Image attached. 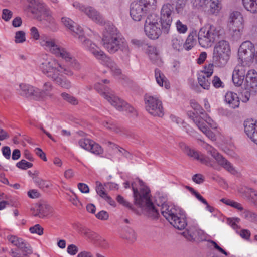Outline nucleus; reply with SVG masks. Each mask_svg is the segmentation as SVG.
I'll use <instances>...</instances> for the list:
<instances>
[{
	"label": "nucleus",
	"instance_id": "obj_1",
	"mask_svg": "<svg viewBox=\"0 0 257 257\" xmlns=\"http://www.w3.org/2000/svg\"><path fill=\"white\" fill-rule=\"evenodd\" d=\"M139 189L136 187L135 183L132 184L135 204L141 208L149 217L157 218L159 216L160 209L163 216L175 228L182 230L185 228L187 222L184 212L180 208L173 204L165 202L161 205L155 206L151 199L149 189L144 186L142 181L138 180Z\"/></svg>",
	"mask_w": 257,
	"mask_h": 257
},
{
	"label": "nucleus",
	"instance_id": "obj_2",
	"mask_svg": "<svg viewBox=\"0 0 257 257\" xmlns=\"http://www.w3.org/2000/svg\"><path fill=\"white\" fill-rule=\"evenodd\" d=\"M45 57L39 65V69L42 73L62 88H70L71 82L63 75L71 76L73 75V72L56 59Z\"/></svg>",
	"mask_w": 257,
	"mask_h": 257
},
{
	"label": "nucleus",
	"instance_id": "obj_3",
	"mask_svg": "<svg viewBox=\"0 0 257 257\" xmlns=\"http://www.w3.org/2000/svg\"><path fill=\"white\" fill-rule=\"evenodd\" d=\"M102 45L110 54H114L120 51L121 59L126 62L129 60V46L125 39L114 25L110 24L105 25L103 32Z\"/></svg>",
	"mask_w": 257,
	"mask_h": 257
},
{
	"label": "nucleus",
	"instance_id": "obj_4",
	"mask_svg": "<svg viewBox=\"0 0 257 257\" xmlns=\"http://www.w3.org/2000/svg\"><path fill=\"white\" fill-rule=\"evenodd\" d=\"M109 82L107 79L102 80L101 82H97L95 85V89L100 95L108 101L112 106L120 111L126 113H135L134 109L130 104L116 96L114 93L103 84Z\"/></svg>",
	"mask_w": 257,
	"mask_h": 257
},
{
	"label": "nucleus",
	"instance_id": "obj_5",
	"mask_svg": "<svg viewBox=\"0 0 257 257\" xmlns=\"http://www.w3.org/2000/svg\"><path fill=\"white\" fill-rule=\"evenodd\" d=\"M109 82L107 79L102 80L101 82H97L95 85V89L100 95L108 101L112 106L120 111L126 113H135L134 109L130 104L116 96L114 93L103 84Z\"/></svg>",
	"mask_w": 257,
	"mask_h": 257
},
{
	"label": "nucleus",
	"instance_id": "obj_6",
	"mask_svg": "<svg viewBox=\"0 0 257 257\" xmlns=\"http://www.w3.org/2000/svg\"><path fill=\"white\" fill-rule=\"evenodd\" d=\"M81 45L84 49L99 60L101 64L110 68L114 75L119 76L121 73V70L116 63L91 40L88 39H84Z\"/></svg>",
	"mask_w": 257,
	"mask_h": 257
},
{
	"label": "nucleus",
	"instance_id": "obj_7",
	"mask_svg": "<svg viewBox=\"0 0 257 257\" xmlns=\"http://www.w3.org/2000/svg\"><path fill=\"white\" fill-rule=\"evenodd\" d=\"M222 28L218 26L207 24L202 27L198 34V40L200 46L209 48L223 35Z\"/></svg>",
	"mask_w": 257,
	"mask_h": 257
},
{
	"label": "nucleus",
	"instance_id": "obj_8",
	"mask_svg": "<svg viewBox=\"0 0 257 257\" xmlns=\"http://www.w3.org/2000/svg\"><path fill=\"white\" fill-rule=\"evenodd\" d=\"M230 54V47L227 41L221 40L217 42L214 47L212 56V62L215 66L224 67L228 63Z\"/></svg>",
	"mask_w": 257,
	"mask_h": 257
},
{
	"label": "nucleus",
	"instance_id": "obj_9",
	"mask_svg": "<svg viewBox=\"0 0 257 257\" xmlns=\"http://www.w3.org/2000/svg\"><path fill=\"white\" fill-rule=\"evenodd\" d=\"M239 62L247 66L257 64V44L254 46L249 41L243 42L238 52Z\"/></svg>",
	"mask_w": 257,
	"mask_h": 257
},
{
	"label": "nucleus",
	"instance_id": "obj_10",
	"mask_svg": "<svg viewBox=\"0 0 257 257\" xmlns=\"http://www.w3.org/2000/svg\"><path fill=\"white\" fill-rule=\"evenodd\" d=\"M242 101L247 102L251 95L257 92V72L253 69L249 70L246 76L245 80L241 85Z\"/></svg>",
	"mask_w": 257,
	"mask_h": 257
},
{
	"label": "nucleus",
	"instance_id": "obj_11",
	"mask_svg": "<svg viewBox=\"0 0 257 257\" xmlns=\"http://www.w3.org/2000/svg\"><path fill=\"white\" fill-rule=\"evenodd\" d=\"M158 17L155 14L148 16L144 26V31L146 36L151 39H158L162 33L161 24Z\"/></svg>",
	"mask_w": 257,
	"mask_h": 257
},
{
	"label": "nucleus",
	"instance_id": "obj_12",
	"mask_svg": "<svg viewBox=\"0 0 257 257\" xmlns=\"http://www.w3.org/2000/svg\"><path fill=\"white\" fill-rule=\"evenodd\" d=\"M39 44L46 51L59 57L65 49L59 45L56 39L43 34L39 41Z\"/></svg>",
	"mask_w": 257,
	"mask_h": 257
},
{
	"label": "nucleus",
	"instance_id": "obj_13",
	"mask_svg": "<svg viewBox=\"0 0 257 257\" xmlns=\"http://www.w3.org/2000/svg\"><path fill=\"white\" fill-rule=\"evenodd\" d=\"M145 109L151 115L162 117L164 115L162 102L158 97L147 96L145 99Z\"/></svg>",
	"mask_w": 257,
	"mask_h": 257
},
{
	"label": "nucleus",
	"instance_id": "obj_14",
	"mask_svg": "<svg viewBox=\"0 0 257 257\" xmlns=\"http://www.w3.org/2000/svg\"><path fill=\"white\" fill-rule=\"evenodd\" d=\"M37 19L44 28L53 32L57 31L58 24L53 16L52 12L47 7L43 9L42 11L38 14Z\"/></svg>",
	"mask_w": 257,
	"mask_h": 257
},
{
	"label": "nucleus",
	"instance_id": "obj_15",
	"mask_svg": "<svg viewBox=\"0 0 257 257\" xmlns=\"http://www.w3.org/2000/svg\"><path fill=\"white\" fill-rule=\"evenodd\" d=\"M243 17L240 12H232L230 15L228 24L230 33L234 36H240L243 29Z\"/></svg>",
	"mask_w": 257,
	"mask_h": 257
},
{
	"label": "nucleus",
	"instance_id": "obj_16",
	"mask_svg": "<svg viewBox=\"0 0 257 257\" xmlns=\"http://www.w3.org/2000/svg\"><path fill=\"white\" fill-rule=\"evenodd\" d=\"M150 9L142 1L134 2L131 5L130 15L134 21H140L146 17Z\"/></svg>",
	"mask_w": 257,
	"mask_h": 257
},
{
	"label": "nucleus",
	"instance_id": "obj_17",
	"mask_svg": "<svg viewBox=\"0 0 257 257\" xmlns=\"http://www.w3.org/2000/svg\"><path fill=\"white\" fill-rule=\"evenodd\" d=\"M74 7L84 12L92 20L98 24L102 25L104 23V19L102 16L95 9L91 7H86L78 2H74L73 4Z\"/></svg>",
	"mask_w": 257,
	"mask_h": 257
},
{
	"label": "nucleus",
	"instance_id": "obj_18",
	"mask_svg": "<svg viewBox=\"0 0 257 257\" xmlns=\"http://www.w3.org/2000/svg\"><path fill=\"white\" fill-rule=\"evenodd\" d=\"M173 12V8L169 3L164 4L161 10L160 20L162 27L166 30L169 29L172 22V14Z\"/></svg>",
	"mask_w": 257,
	"mask_h": 257
},
{
	"label": "nucleus",
	"instance_id": "obj_19",
	"mask_svg": "<svg viewBox=\"0 0 257 257\" xmlns=\"http://www.w3.org/2000/svg\"><path fill=\"white\" fill-rule=\"evenodd\" d=\"M182 234L189 241H201L205 240L207 238V235L203 230L194 226H189Z\"/></svg>",
	"mask_w": 257,
	"mask_h": 257
},
{
	"label": "nucleus",
	"instance_id": "obj_20",
	"mask_svg": "<svg viewBox=\"0 0 257 257\" xmlns=\"http://www.w3.org/2000/svg\"><path fill=\"white\" fill-rule=\"evenodd\" d=\"M7 238L9 243L20 249L23 252L24 255H27L32 253L30 245L22 238L12 234L8 235Z\"/></svg>",
	"mask_w": 257,
	"mask_h": 257
},
{
	"label": "nucleus",
	"instance_id": "obj_21",
	"mask_svg": "<svg viewBox=\"0 0 257 257\" xmlns=\"http://www.w3.org/2000/svg\"><path fill=\"white\" fill-rule=\"evenodd\" d=\"M188 116L193 121L198 128L209 139L212 141H215L216 137L215 134L210 129L208 128L206 125L201 122L200 118L196 116L195 114L192 112L188 113Z\"/></svg>",
	"mask_w": 257,
	"mask_h": 257
},
{
	"label": "nucleus",
	"instance_id": "obj_22",
	"mask_svg": "<svg viewBox=\"0 0 257 257\" xmlns=\"http://www.w3.org/2000/svg\"><path fill=\"white\" fill-rule=\"evenodd\" d=\"M247 67L244 64L239 62L235 67L232 73V81L235 86L240 87L242 85Z\"/></svg>",
	"mask_w": 257,
	"mask_h": 257
},
{
	"label": "nucleus",
	"instance_id": "obj_23",
	"mask_svg": "<svg viewBox=\"0 0 257 257\" xmlns=\"http://www.w3.org/2000/svg\"><path fill=\"white\" fill-rule=\"evenodd\" d=\"M244 127L245 134L257 144V120L248 119L244 122Z\"/></svg>",
	"mask_w": 257,
	"mask_h": 257
},
{
	"label": "nucleus",
	"instance_id": "obj_24",
	"mask_svg": "<svg viewBox=\"0 0 257 257\" xmlns=\"http://www.w3.org/2000/svg\"><path fill=\"white\" fill-rule=\"evenodd\" d=\"M18 93L24 97H31L37 100L38 88L29 84H20L19 88L17 89Z\"/></svg>",
	"mask_w": 257,
	"mask_h": 257
},
{
	"label": "nucleus",
	"instance_id": "obj_25",
	"mask_svg": "<svg viewBox=\"0 0 257 257\" xmlns=\"http://www.w3.org/2000/svg\"><path fill=\"white\" fill-rule=\"evenodd\" d=\"M186 153L188 156L194 159L199 161L201 163L208 166L211 165L210 159L205 155L192 149L188 147H186Z\"/></svg>",
	"mask_w": 257,
	"mask_h": 257
},
{
	"label": "nucleus",
	"instance_id": "obj_26",
	"mask_svg": "<svg viewBox=\"0 0 257 257\" xmlns=\"http://www.w3.org/2000/svg\"><path fill=\"white\" fill-rule=\"evenodd\" d=\"M53 89V85L50 82H46L43 85L42 89L41 90L38 88L37 100L44 99L46 98H51L53 95L51 93Z\"/></svg>",
	"mask_w": 257,
	"mask_h": 257
},
{
	"label": "nucleus",
	"instance_id": "obj_27",
	"mask_svg": "<svg viewBox=\"0 0 257 257\" xmlns=\"http://www.w3.org/2000/svg\"><path fill=\"white\" fill-rule=\"evenodd\" d=\"M198 143L203 149L206 151L207 153L210 155L212 158H213L217 162L223 156L217 151L215 148L208 143H206L204 141L199 140H198Z\"/></svg>",
	"mask_w": 257,
	"mask_h": 257
},
{
	"label": "nucleus",
	"instance_id": "obj_28",
	"mask_svg": "<svg viewBox=\"0 0 257 257\" xmlns=\"http://www.w3.org/2000/svg\"><path fill=\"white\" fill-rule=\"evenodd\" d=\"M144 49L151 61L154 63H157L160 59V57L159 51L156 47L147 44L144 46Z\"/></svg>",
	"mask_w": 257,
	"mask_h": 257
},
{
	"label": "nucleus",
	"instance_id": "obj_29",
	"mask_svg": "<svg viewBox=\"0 0 257 257\" xmlns=\"http://www.w3.org/2000/svg\"><path fill=\"white\" fill-rule=\"evenodd\" d=\"M67 62H69L72 67L76 70L80 69V65L76 58L66 49L63 51L59 57Z\"/></svg>",
	"mask_w": 257,
	"mask_h": 257
},
{
	"label": "nucleus",
	"instance_id": "obj_30",
	"mask_svg": "<svg viewBox=\"0 0 257 257\" xmlns=\"http://www.w3.org/2000/svg\"><path fill=\"white\" fill-rule=\"evenodd\" d=\"M225 102L233 108H237L239 106L240 101L239 97L237 94L233 92H227L225 95Z\"/></svg>",
	"mask_w": 257,
	"mask_h": 257
},
{
	"label": "nucleus",
	"instance_id": "obj_31",
	"mask_svg": "<svg viewBox=\"0 0 257 257\" xmlns=\"http://www.w3.org/2000/svg\"><path fill=\"white\" fill-rule=\"evenodd\" d=\"M175 11L179 15L184 16L188 13V0H174Z\"/></svg>",
	"mask_w": 257,
	"mask_h": 257
},
{
	"label": "nucleus",
	"instance_id": "obj_32",
	"mask_svg": "<svg viewBox=\"0 0 257 257\" xmlns=\"http://www.w3.org/2000/svg\"><path fill=\"white\" fill-rule=\"evenodd\" d=\"M96 184V191L97 193L105 199L110 205L115 207L116 205L115 202L110 196L107 195L102 184L98 182H97Z\"/></svg>",
	"mask_w": 257,
	"mask_h": 257
},
{
	"label": "nucleus",
	"instance_id": "obj_33",
	"mask_svg": "<svg viewBox=\"0 0 257 257\" xmlns=\"http://www.w3.org/2000/svg\"><path fill=\"white\" fill-rule=\"evenodd\" d=\"M29 3L30 11L33 14H40L46 7L43 4H41L38 0H27Z\"/></svg>",
	"mask_w": 257,
	"mask_h": 257
},
{
	"label": "nucleus",
	"instance_id": "obj_34",
	"mask_svg": "<svg viewBox=\"0 0 257 257\" xmlns=\"http://www.w3.org/2000/svg\"><path fill=\"white\" fill-rule=\"evenodd\" d=\"M217 163L230 173L233 175H236L237 174L238 171L223 156H222Z\"/></svg>",
	"mask_w": 257,
	"mask_h": 257
},
{
	"label": "nucleus",
	"instance_id": "obj_35",
	"mask_svg": "<svg viewBox=\"0 0 257 257\" xmlns=\"http://www.w3.org/2000/svg\"><path fill=\"white\" fill-rule=\"evenodd\" d=\"M155 76L156 82L161 87L164 86L166 89L170 88V84L166 77L159 69H156L155 71Z\"/></svg>",
	"mask_w": 257,
	"mask_h": 257
},
{
	"label": "nucleus",
	"instance_id": "obj_36",
	"mask_svg": "<svg viewBox=\"0 0 257 257\" xmlns=\"http://www.w3.org/2000/svg\"><path fill=\"white\" fill-rule=\"evenodd\" d=\"M222 9L221 2H210V4L206 11L211 15H217Z\"/></svg>",
	"mask_w": 257,
	"mask_h": 257
},
{
	"label": "nucleus",
	"instance_id": "obj_37",
	"mask_svg": "<svg viewBox=\"0 0 257 257\" xmlns=\"http://www.w3.org/2000/svg\"><path fill=\"white\" fill-rule=\"evenodd\" d=\"M196 37L197 33L196 32H193L188 35L183 45L185 49L189 50L193 47L196 42Z\"/></svg>",
	"mask_w": 257,
	"mask_h": 257
},
{
	"label": "nucleus",
	"instance_id": "obj_38",
	"mask_svg": "<svg viewBox=\"0 0 257 257\" xmlns=\"http://www.w3.org/2000/svg\"><path fill=\"white\" fill-rule=\"evenodd\" d=\"M123 238L130 242H134L136 240L137 234L135 231L131 228H126L124 229L121 235Z\"/></svg>",
	"mask_w": 257,
	"mask_h": 257
},
{
	"label": "nucleus",
	"instance_id": "obj_39",
	"mask_svg": "<svg viewBox=\"0 0 257 257\" xmlns=\"http://www.w3.org/2000/svg\"><path fill=\"white\" fill-rule=\"evenodd\" d=\"M193 7L198 10L206 12L208 8V0H192Z\"/></svg>",
	"mask_w": 257,
	"mask_h": 257
},
{
	"label": "nucleus",
	"instance_id": "obj_40",
	"mask_svg": "<svg viewBox=\"0 0 257 257\" xmlns=\"http://www.w3.org/2000/svg\"><path fill=\"white\" fill-rule=\"evenodd\" d=\"M74 37H77L81 43L82 44L84 39H86L84 37V32L83 29L79 25L76 24L75 27L70 30Z\"/></svg>",
	"mask_w": 257,
	"mask_h": 257
},
{
	"label": "nucleus",
	"instance_id": "obj_41",
	"mask_svg": "<svg viewBox=\"0 0 257 257\" xmlns=\"http://www.w3.org/2000/svg\"><path fill=\"white\" fill-rule=\"evenodd\" d=\"M210 77L198 73V81L199 85L204 89H209L210 86Z\"/></svg>",
	"mask_w": 257,
	"mask_h": 257
},
{
	"label": "nucleus",
	"instance_id": "obj_42",
	"mask_svg": "<svg viewBox=\"0 0 257 257\" xmlns=\"http://www.w3.org/2000/svg\"><path fill=\"white\" fill-rule=\"evenodd\" d=\"M51 210V208L46 205H40L37 209V213L35 216H39L40 217H44L48 215Z\"/></svg>",
	"mask_w": 257,
	"mask_h": 257
},
{
	"label": "nucleus",
	"instance_id": "obj_43",
	"mask_svg": "<svg viewBox=\"0 0 257 257\" xmlns=\"http://www.w3.org/2000/svg\"><path fill=\"white\" fill-rule=\"evenodd\" d=\"M244 8L252 13L256 12L257 0H242Z\"/></svg>",
	"mask_w": 257,
	"mask_h": 257
},
{
	"label": "nucleus",
	"instance_id": "obj_44",
	"mask_svg": "<svg viewBox=\"0 0 257 257\" xmlns=\"http://www.w3.org/2000/svg\"><path fill=\"white\" fill-rule=\"evenodd\" d=\"M183 45V40L180 36L174 37L172 39V46L176 50H181L184 48Z\"/></svg>",
	"mask_w": 257,
	"mask_h": 257
},
{
	"label": "nucleus",
	"instance_id": "obj_45",
	"mask_svg": "<svg viewBox=\"0 0 257 257\" xmlns=\"http://www.w3.org/2000/svg\"><path fill=\"white\" fill-rule=\"evenodd\" d=\"M202 115V116H197L198 117L200 118L201 122H203L202 120H203L208 124V126L213 130H216L217 128V124L211 117L206 114H204Z\"/></svg>",
	"mask_w": 257,
	"mask_h": 257
},
{
	"label": "nucleus",
	"instance_id": "obj_46",
	"mask_svg": "<svg viewBox=\"0 0 257 257\" xmlns=\"http://www.w3.org/2000/svg\"><path fill=\"white\" fill-rule=\"evenodd\" d=\"M214 64L209 63L208 65L204 66V68L199 73L207 77H211L213 73Z\"/></svg>",
	"mask_w": 257,
	"mask_h": 257
},
{
	"label": "nucleus",
	"instance_id": "obj_47",
	"mask_svg": "<svg viewBox=\"0 0 257 257\" xmlns=\"http://www.w3.org/2000/svg\"><path fill=\"white\" fill-rule=\"evenodd\" d=\"M26 40V33L24 31L16 32L14 36V42L16 43H23Z\"/></svg>",
	"mask_w": 257,
	"mask_h": 257
},
{
	"label": "nucleus",
	"instance_id": "obj_48",
	"mask_svg": "<svg viewBox=\"0 0 257 257\" xmlns=\"http://www.w3.org/2000/svg\"><path fill=\"white\" fill-rule=\"evenodd\" d=\"M242 216L245 219L256 222L257 220V214L251 212L248 210H245L243 211L241 214Z\"/></svg>",
	"mask_w": 257,
	"mask_h": 257
},
{
	"label": "nucleus",
	"instance_id": "obj_49",
	"mask_svg": "<svg viewBox=\"0 0 257 257\" xmlns=\"http://www.w3.org/2000/svg\"><path fill=\"white\" fill-rule=\"evenodd\" d=\"M61 23L65 27L71 30L73 28L75 27L76 24L74 22L67 17H63L61 19Z\"/></svg>",
	"mask_w": 257,
	"mask_h": 257
},
{
	"label": "nucleus",
	"instance_id": "obj_50",
	"mask_svg": "<svg viewBox=\"0 0 257 257\" xmlns=\"http://www.w3.org/2000/svg\"><path fill=\"white\" fill-rule=\"evenodd\" d=\"M61 95L64 100L71 104L76 105L78 103V101L75 97L67 93H62Z\"/></svg>",
	"mask_w": 257,
	"mask_h": 257
},
{
	"label": "nucleus",
	"instance_id": "obj_51",
	"mask_svg": "<svg viewBox=\"0 0 257 257\" xmlns=\"http://www.w3.org/2000/svg\"><path fill=\"white\" fill-rule=\"evenodd\" d=\"M92 145L90 147L89 151L96 155L101 154L103 153V149L100 145L95 143L92 141Z\"/></svg>",
	"mask_w": 257,
	"mask_h": 257
},
{
	"label": "nucleus",
	"instance_id": "obj_52",
	"mask_svg": "<svg viewBox=\"0 0 257 257\" xmlns=\"http://www.w3.org/2000/svg\"><path fill=\"white\" fill-rule=\"evenodd\" d=\"M79 146L83 149L89 151L91 146L92 141L88 139H82L79 141Z\"/></svg>",
	"mask_w": 257,
	"mask_h": 257
},
{
	"label": "nucleus",
	"instance_id": "obj_53",
	"mask_svg": "<svg viewBox=\"0 0 257 257\" xmlns=\"http://www.w3.org/2000/svg\"><path fill=\"white\" fill-rule=\"evenodd\" d=\"M247 193L249 194V199L250 202L257 206V191L252 189H248Z\"/></svg>",
	"mask_w": 257,
	"mask_h": 257
},
{
	"label": "nucleus",
	"instance_id": "obj_54",
	"mask_svg": "<svg viewBox=\"0 0 257 257\" xmlns=\"http://www.w3.org/2000/svg\"><path fill=\"white\" fill-rule=\"evenodd\" d=\"M175 26L177 31L181 34L185 33L188 30L187 25L183 24L180 20H177L176 21Z\"/></svg>",
	"mask_w": 257,
	"mask_h": 257
},
{
	"label": "nucleus",
	"instance_id": "obj_55",
	"mask_svg": "<svg viewBox=\"0 0 257 257\" xmlns=\"http://www.w3.org/2000/svg\"><path fill=\"white\" fill-rule=\"evenodd\" d=\"M13 13L8 9H4L2 10V18L6 22L9 21L13 17Z\"/></svg>",
	"mask_w": 257,
	"mask_h": 257
},
{
	"label": "nucleus",
	"instance_id": "obj_56",
	"mask_svg": "<svg viewBox=\"0 0 257 257\" xmlns=\"http://www.w3.org/2000/svg\"><path fill=\"white\" fill-rule=\"evenodd\" d=\"M108 145H113L115 147V150H114V152L118 154V155H124L125 157H127V155H128V153L125 151L124 149L119 147L118 146L116 145V144L111 142H107Z\"/></svg>",
	"mask_w": 257,
	"mask_h": 257
},
{
	"label": "nucleus",
	"instance_id": "obj_57",
	"mask_svg": "<svg viewBox=\"0 0 257 257\" xmlns=\"http://www.w3.org/2000/svg\"><path fill=\"white\" fill-rule=\"evenodd\" d=\"M29 231L32 234H37L39 235H41L43 233V228L39 224L31 227Z\"/></svg>",
	"mask_w": 257,
	"mask_h": 257
},
{
	"label": "nucleus",
	"instance_id": "obj_58",
	"mask_svg": "<svg viewBox=\"0 0 257 257\" xmlns=\"http://www.w3.org/2000/svg\"><path fill=\"white\" fill-rule=\"evenodd\" d=\"M16 166L21 169L26 170L31 168L33 166V164L25 160H22L16 164Z\"/></svg>",
	"mask_w": 257,
	"mask_h": 257
},
{
	"label": "nucleus",
	"instance_id": "obj_59",
	"mask_svg": "<svg viewBox=\"0 0 257 257\" xmlns=\"http://www.w3.org/2000/svg\"><path fill=\"white\" fill-rule=\"evenodd\" d=\"M191 107L196 111L197 113L204 114V110L202 107L195 101L191 100L190 102Z\"/></svg>",
	"mask_w": 257,
	"mask_h": 257
},
{
	"label": "nucleus",
	"instance_id": "obj_60",
	"mask_svg": "<svg viewBox=\"0 0 257 257\" xmlns=\"http://www.w3.org/2000/svg\"><path fill=\"white\" fill-rule=\"evenodd\" d=\"M30 35L35 40H39L41 38L38 29L36 27H32L30 30Z\"/></svg>",
	"mask_w": 257,
	"mask_h": 257
},
{
	"label": "nucleus",
	"instance_id": "obj_61",
	"mask_svg": "<svg viewBox=\"0 0 257 257\" xmlns=\"http://www.w3.org/2000/svg\"><path fill=\"white\" fill-rule=\"evenodd\" d=\"M116 200L121 205H123V206L127 207L129 209H132V206L131 204L128 202L127 201H126L122 196L120 195H118L116 197Z\"/></svg>",
	"mask_w": 257,
	"mask_h": 257
},
{
	"label": "nucleus",
	"instance_id": "obj_62",
	"mask_svg": "<svg viewBox=\"0 0 257 257\" xmlns=\"http://www.w3.org/2000/svg\"><path fill=\"white\" fill-rule=\"evenodd\" d=\"M102 124L107 129L117 132V128L116 125L112 121H105L103 122Z\"/></svg>",
	"mask_w": 257,
	"mask_h": 257
},
{
	"label": "nucleus",
	"instance_id": "obj_63",
	"mask_svg": "<svg viewBox=\"0 0 257 257\" xmlns=\"http://www.w3.org/2000/svg\"><path fill=\"white\" fill-rule=\"evenodd\" d=\"M212 85L214 87L216 88L223 87V83L221 80L220 78L217 76H215L213 77V79L212 80Z\"/></svg>",
	"mask_w": 257,
	"mask_h": 257
},
{
	"label": "nucleus",
	"instance_id": "obj_64",
	"mask_svg": "<svg viewBox=\"0 0 257 257\" xmlns=\"http://www.w3.org/2000/svg\"><path fill=\"white\" fill-rule=\"evenodd\" d=\"M192 180L197 184H202L204 181V177L201 174H196L192 176Z\"/></svg>",
	"mask_w": 257,
	"mask_h": 257
}]
</instances>
